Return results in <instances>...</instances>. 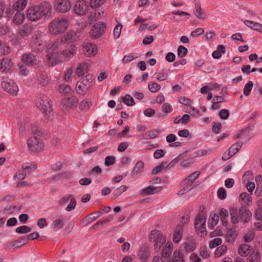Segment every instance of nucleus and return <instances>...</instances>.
Segmentation results:
<instances>
[{"label":"nucleus","mask_w":262,"mask_h":262,"mask_svg":"<svg viewBox=\"0 0 262 262\" xmlns=\"http://www.w3.org/2000/svg\"><path fill=\"white\" fill-rule=\"evenodd\" d=\"M105 27V23L102 22H98L95 24L90 31L92 38L96 39L100 37L104 32Z\"/></svg>","instance_id":"ddd939ff"},{"label":"nucleus","mask_w":262,"mask_h":262,"mask_svg":"<svg viewBox=\"0 0 262 262\" xmlns=\"http://www.w3.org/2000/svg\"><path fill=\"white\" fill-rule=\"evenodd\" d=\"M21 61L25 64L28 66H35L38 63V60L36 56L31 53L23 54L21 57Z\"/></svg>","instance_id":"a211bd4d"},{"label":"nucleus","mask_w":262,"mask_h":262,"mask_svg":"<svg viewBox=\"0 0 262 262\" xmlns=\"http://www.w3.org/2000/svg\"><path fill=\"white\" fill-rule=\"evenodd\" d=\"M72 35L71 32H67L60 37L57 38L54 42L48 45L47 50L57 51L62 50L65 46L70 42V40L72 39Z\"/></svg>","instance_id":"7ed1b4c3"},{"label":"nucleus","mask_w":262,"mask_h":262,"mask_svg":"<svg viewBox=\"0 0 262 262\" xmlns=\"http://www.w3.org/2000/svg\"><path fill=\"white\" fill-rule=\"evenodd\" d=\"M166 164V162H162L160 165L156 166L152 170V173L157 174L160 172L163 168L165 167Z\"/></svg>","instance_id":"69168bd1"},{"label":"nucleus","mask_w":262,"mask_h":262,"mask_svg":"<svg viewBox=\"0 0 262 262\" xmlns=\"http://www.w3.org/2000/svg\"><path fill=\"white\" fill-rule=\"evenodd\" d=\"M13 67V63L11 59L9 58H4L0 61V72L3 73H8Z\"/></svg>","instance_id":"aec40b11"},{"label":"nucleus","mask_w":262,"mask_h":262,"mask_svg":"<svg viewBox=\"0 0 262 262\" xmlns=\"http://www.w3.org/2000/svg\"><path fill=\"white\" fill-rule=\"evenodd\" d=\"M75 40L73 35H72V39L70 40V42L65 46L63 49L60 51L63 58L70 59L74 57L77 52Z\"/></svg>","instance_id":"1a4fd4ad"},{"label":"nucleus","mask_w":262,"mask_h":262,"mask_svg":"<svg viewBox=\"0 0 262 262\" xmlns=\"http://www.w3.org/2000/svg\"><path fill=\"white\" fill-rule=\"evenodd\" d=\"M137 56H135V54L134 53H129L127 54L124 56L122 60V62L123 64H126L128 62H130L133 60L134 59L136 58Z\"/></svg>","instance_id":"680f3d73"},{"label":"nucleus","mask_w":262,"mask_h":262,"mask_svg":"<svg viewBox=\"0 0 262 262\" xmlns=\"http://www.w3.org/2000/svg\"><path fill=\"white\" fill-rule=\"evenodd\" d=\"M183 233V227L181 225L177 226L173 234V241L174 243H178L180 242Z\"/></svg>","instance_id":"cd10ccee"},{"label":"nucleus","mask_w":262,"mask_h":262,"mask_svg":"<svg viewBox=\"0 0 262 262\" xmlns=\"http://www.w3.org/2000/svg\"><path fill=\"white\" fill-rule=\"evenodd\" d=\"M144 167V163L142 161L139 160L136 163L132 171V175L136 177L142 172Z\"/></svg>","instance_id":"a878e982"},{"label":"nucleus","mask_w":262,"mask_h":262,"mask_svg":"<svg viewBox=\"0 0 262 262\" xmlns=\"http://www.w3.org/2000/svg\"><path fill=\"white\" fill-rule=\"evenodd\" d=\"M43 34L40 31L36 32L35 37L33 38V40L32 42V48L36 52H42L46 48L47 49L48 45H46L42 38Z\"/></svg>","instance_id":"9d476101"},{"label":"nucleus","mask_w":262,"mask_h":262,"mask_svg":"<svg viewBox=\"0 0 262 262\" xmlns=\"http://www.w3.org/2000/svg\"><path fill=\"white\" fill-rule=\"evenodd\" d=\"M195 248V245L193 241H188L184 243V248L188 252L193 251Z\"/></svg>","instance_id":"de8ad7c7"},{"label":"nucleus","mask_w":262,"mask_h":262,"mask_svg":"<svg viewBox=\"0 0 262 262\" xmlns=\"http://www.w3.org/2000/svg\"><path fill=\"white\" fill-rule=\"evenodd\" d=\"M28 148L33 151H38L42 149L43 144L38 141V139L35 137H31L27 141Z\"/></svg>","instance_id":"f3484780"},{"label":"nucleus","mask_w":262,"mask_h":262,"mask_svg":"<svg viewBox=\"0 0 262 262\" xmlns=\"http://www.w3.org/2000/svg\"><path fill=\"white\" fill-rule=\"evenodd\" d=\"M219 216L217 215L214 214L213 216H212L208 221V226L213 227L214 225H216L219 222Z\"/></svg>","instance_id":"338daca9"},{"label":"nucleus","mask_w":262,"mask_h":262,"mask_svg":"<svg viewBox=\"0 0 262 262\" xmlns=\"http://www.w3.org/2000/svg\"><path fill=\"white\" fill-rule=\"evenodd\" d=\"M25 15L23 13L18 11L13 17L12 21L15 25L18 26L24 23Z\"/></svg>","instance_id":"c85d7f7f"},{"label":"nucleus","mask_w":262,"mask_h":262,"mask_svg":"<svg viewBox=\"0 0 262 262\" xmlns=\"http://www.w3.org/2000/svg\"><path fill=\"white\" fill-rule=\"evenodd\" d=\"M244 24L248 27L252 29L257 31L258 32H262V25L258 23L253 21L251 20H246L244 21Z\"/></svg>","instance_id":"2f4dec72"},{"label":"nucleus","mask_w":262,"mask_h":262,"mask_svg":"<svg viewBox=\"0 0 262 262\" xmlns=\"http://www.w3.org/2000/svg\"><path fill=\"white\" fill-rule=\"evenodd\" d=\"M176 140V136L173 134L168 135L166 137V142L169 143H172L169 145L171 147H178L181 145V142L177 141L175 142Z\"/></svg>","instance_id":"c9c22d12"},{"label":"nucleus","mask_w":262,"mask_h":262,"mask_svg":"<svg viewBox=\"0 0 262 262\" xmlns=\"http://www.w3.org/2000/svg\"><path fill=\"white\" fill-rule=\"evenodd\" d=\"M88 9V3L85 0H78L75 2L74 6V11L75 13L79 15L85 14Z\"/></svg>","instance_id":"4468645a"},{"label":"nucleus","mask_w":262,"mask_h":262,"mask_svg":"<svg viewBox=\"0 0 262 262\" xmlns=\"http://www.w3.org/2000/svg\"><path fill=\"white\" fill-rule=\"evenodd\" d=\"M167 262H185L184 254L179 251H176L173 253L172 258Z\"/></svg>","instance_id":"c756f323"},{"label":"nucleus","mask_w":262,"mask_h":262,"mask_svg":"<svg viewBox=\"0 0 262 262\" xmlns=\"http://www.w3.org/2000/svg\"><path fill=\"white\" fill-rule=\"evenodd\" d=\"M239 216L241 222L247 223L250 220L252 214L249 210L242 207L239 210Z\"/></svg>","instance_id":"4be33fe9"},{"label":"nucleus","mask_w":262,"mask_h":262,"mask_svg":"<svg viewBox=\"0 0 262 262\" xmlns=\"http://www.w3.org/2000/svg\"><path fill=\"white\" fill-rule=\"evenodd\" d=\"M188 52L187 49L183 46L180 45L178 48V56L183 57L186 56Z\"/></svg>","instance_id":"0e129e2a"},{"label":"nucleus","mask_w":262,"mask_h":262,"mask_svg":"<svg viewBox=\"0 0 262 262\" xmlns=\"http://www.w3.org/2000/svg\"><path fill=\"white\" fill-rule=\"evenodd\" d=\"M162 190L161 187L148 186L142 189L140 191V194L143 195H148L151 194H154L160 192Z\"/></svg>","instance_id":"b1692460"},{"label":"nucleus","mask_w":262,"mask_h":262,"mask_svg":"<svg viewBox=\"0 0 262 262\" xmlns=\"http://www.w3.org/2000/svg\"><path fill=\"white\" fill-rule=\"evenodd\" d=\"M149 239L151 242L154 243V247L157 251L164 246L166 243V238L161 231L153 230L151 231Z\"/></svg>","instance_id":"423d86ee"},{"label":"nucleus","mask_w":262,"mask_h":262,"mask_svg":"<svg viewBox=\"0 0 262 262\" xmlns=\"http://www.w3.org/2000/svg\"><path fill=\"white\" fill-rule=\"evenodd\" d=\"M44 60L49 66L61 63L63 61V57L61 51L47 50V54L44 58Z\"/></svg>","instance_id":"0eeeda50"},{"label":"nucleus","mask_w":262,"mask_h":262,"mask_svg":"<svg viewBox=\"0 0 262 262\" xmlns=\"http://www.w3.org/2000/svg\"><path fill=\"white\" fill-rule=\"evenodd\" d=\"M103 13L104 11L103 10L102 8H99L97 10V11H95L94 15L90 16L89 19L91 21H96L97 19L100 18L101 14Z\"/></svg>","instance_id":"bf43d9fd"},{"label":"nucleus","mask_w":262,"mask_h":262,"mask_svg":"<svg viewBox=\"0 0 262 262\" xmlns=\"http://www.w3.org/2000/svg\"><path fill=\"white\" fill-rule=\"evenodd\" d=\"M28 236L27 237H21L13 242H9L6 246L9 248H19L27 244L29 242Z\"/></svg>","instance_id":"412c9836"},{"label":"nucleus","mask_w":262,"mask_h":262,"mask_svg":"<svg viewBox=\"0 0 262 262\" xmlns=\"http://www.w3.org/2000/svg\"><path fill=\"white\" fill-rule=\"evenodd\" d=\"M172 250V244L171 242H167L165 248L162 252L161 255L164 258H168L171 253Z\"/></svg>","instance_id":"a19ab883"},{"label":"nucleus","mask_w":262,"mask_h":262,"mask_svg":"<svg viewBox=\"0 0 262 262\" xmlns=\"http://www.w3.org/2000/svg\"><path fill=\"white\" fill-rule=\"evenodd\" d=\"M88 72V65L85 63H81L78 65L76 69V74L80 77Z\"/></svg>","instance_id":"e433bc0d"},{"label":"nucleus","mask_w":262,"mask_h":262,"mask_svg":"<svg viewBox=\"0 0 262 262\" xmlns=\"http://www.w3.org/2000/svg\"><path fill=\"white\" fill-rule=\"evenodd\" d=\"M35 104L39 109L47 116H50L52 110V104L50 99L45 95H41L35 100Z\"/></svg>","instance_id":"20e7f679"},{"label":"nucleus","mask_w":262,"mask_h":262,"mask_svg":"<svg viewBox=\"0 0 262 262\" xmlns=\"http://www.w3.org/2000/svg\"><path fill=\"white\" fill-rule=\"evenodd\" d=\"M78 103V99L76 97L72 96L64 98L61 102L62 107L66 110H70L76 107Z\"/></svg>","instance_id":"dca6fc26"},{"label":"nucleus","mask_w":262,"mask_h":262,"mask_svg":"<svg viewBox=\"0 0 262 262\" xmlns=\"http://www.w3.org/2000/svg\"><path fill=\"white\" fill-rule=\"evenodd\" d=\"M253 86V83L251 81H248L244 86L243 93L245 96H249Z\"/></svg>","instance_id":"603ef678"},{"label":"nucleus","mask_w":262,"mask_h":262,"mask_svg":"<svg viewBox=\"0 0 262 262\" xmlns=\"http://www.w3.org/2000/svg\"><path fill=\"white\" fill-rule=\"evenodd\" d=\"M160 132L157 129H152L147 132L146 135L150 139H153L157 137L160 134Z\"/></svg>","instance_id":"774afa93"},{"label":"nucleus","mask_w":262,"mask_h":262,"mask_svg":"<svg viewBox=\"0 0 262 262\" xmlns=\"http://www.w3.org/2000/svg\"><path fill=\"white\" fill-rule=\"evenodd\" d=\"M113 219V217L112 215H109L101 218L100 220L97 221L94 225V227L102 225L104 224L108 223L112 221Z\"/></svg>","instance_id":"a18cd8bd"},{"label":"nucleus","mask_w":262,"mask_h":262,"mask_svg":"<svg viewBox=\"0 0 262 262\" xmlns=\"http://www.w3.org/2000/svg\"><path fill=\"white\" fill-rule=\"evenodd\" d=\"M127 189V187L125 185H122L120 187L116 188L113 191V195L114 198H117L120 196L122 193L125 192Z\"/></svg>","instance_id":"5fc2aeb1"},{"label":"nucleus","mask_w":262,"mask_h":262,"mask_svg":"<svg viewBox=\"0 0 262 262\" xmlns=\"http://www.w3.org/2000/svg\"><path fill=\"white\" fill-rule=\"evenodd\" d=\"M52 7L50 3L45 2L38 5L29 7L27 18L32 21H36L42 17H49L52 15Z\"/></svg>","instance_id":"f257e3e1"},{"label":"nucleus","mask_w":262,"mask_h":262,"mask_svg":"<svg viewBox=\"0 0 262 262\" xmlns=\"http://www.w3.org/2000/svg\"><path fill=\"white\" fill-rule=\"evenodd\" d=\"M106 0H91L89 3L91 8H98L103 5Z\"/></svg>","instance_id":"13d9d810"},{"label":"nucleus","mask_w":262,"mask_h":262,"mask_svg":"<svg viewBox=\"0 0 262 262\" xmlns=\"http://www.w3.org/2000/svg\"><path fill=\"white\" fill-rule=\"evenodd\" d=\"M2 86L6 92L13 96L16 95L18 88L15 82L8 77H3L2 81Z\"/></svg>","instance_id":"9b49d317"},{"label":"nucleus","mask_w":262,"mask_h":262,"mask_svg":"<svg viewBox=\"0 0 262 262\" xmlns=\"http://www.w3.org/2000/svg\"><path fill=\"white\" fill-rule=\"evenodd\" d=\"M231 222L233 224H236L239 222V210L236 207H232L229 210Z\"/></svg>","instance_id":"bb28decb"},{"label":"nucleus","mask_w":262,"mask_h":262,"mask_svg":"<svg viewBox=\"0 0 262 262\" xmlns=\"http://www.w3.org/2000/svg\"><path fill=\"white\" fill-rule=\"evenodd\" d=\"M150 254L149 249L146 247H142L139 252V257L143 261H146Z\"/></svg>","instance_id":"72a5a7b5"},{"label":"nucleus","mask_w":262,"mask_h":262,"mask_svg":"<svg viewBox=\"0 0 262 262\" xmlns=\"http://www.w3.org/2000/svg\"><path fill=\"white\" fill-rule=\"evenodd\" d=\"M16 232L19 234H26L31 231V228L26 225H22L16 229Z\"/></svg>","instance_id":"8fccbe9b"},{"label":"nucleus","mask_w":262,"mask_h":262,"mask_svg":"<svg viewBox=\"0 0 262 262\" xmlns=\"http://www.w3.org/2000/svg\"><path fill=\"white\" fill-rule=\"evenodd\" d=\"M243 182L246 183L249 182L253 179V173L251 170H248L245 172L242 178Z\"/></svg>","instance_id":"052dcab7"},{"label":"nucleus","mask_w":262,"mask_h":262,"mask_svg":"<svg viewBox=\"0 0 262 262\" xmlns=\"http://www.w3.org/2000/svg\"><path fill=\"white\" fill-rule=\"evenodd\" d=\"M33 28L31 25L25 24L18 29V34L23 37L29 36L32 32Z\"/></svg>","instance_id":"5701e85b"},{"label":"nucleus","mask_w":262,"mask_h":262,"mask_svg":"<svg viewBox=\"0 0 262 262\" xmlns=\"http://www.w3.org/2000/svg\"><path fill=\"white\" fill-rule=\"evenodd\" d=\"M72 7L70 0H55L53 3L54 10L59 13H65L69 12Z\"/></svg>","instance_id":"f8f14e48"},{"label":"nucleus","mask_w":262,"mask_h":262,"mask_svg":"<svg viewBox=\"0 0 262 262\" xmlns=\"http://www.w3.org/2000/svg\"><path fill=\"white\" fill-rule=\"evenodd\" d=\"M97 47L94 43H86L83 46L82 53L86 57H93L97 54Z\"/></svg>","instance_id":"2eb2a0df"},{"label":"nucleus","mask_w":262,"mask_h":262,"mask_svg":"<svg viewBox=\"0 0 262 262\" xmlns=\"http://www.w3.org/2000/svg\"><path fill=\"white\" fill-rule=\"evenodd\" d=\"M194 15L199 19H204V12L202 11L200 5H196L195 7Z\"/></svg>","instance_id":"4d7b16f0"},{"label":"nucleus","mask_w":262,"mask_h":262,"mask_svg":"<svg viewBox=\"0 0 262 262\" xmlns=\"http://www.w3.org/2000/svg\"><path fill=\"white\" fill-rule=\"evenodd\" d=\"M93 76L88 74L78 81L75 87L76 92L80 95H84L92 85Z\"/></svg>","instance_id":"39448f33"},{"label":"nucleus","mask_w":262,"mask_h":262,"mask_svg":"<svg viewBox=\"0 0 262 262\" xmlns=\"http://www.w3.org/2000/svg\"><path fill=\"white\" fill-rule=\"evenodd\" d=\"M92 105L91 100H82L79 103V108L81 110H88Z\"/></svg>","instance_id":"3c124183"},{"label":"nucleus","mask_w":262,"mask_h":262,"mask_svg":"<svg viewBox=\"0 0 262 262\" xmlns=\"http://www.w3.org/2000/svg\"><path fill=\"white\" fill-rule=\"evenodd\" d=\"M261 257L258 250L254 249L249 255L248 260L249 262H259Z\"/></svg>","instance_id":"4c0bfd02"},{"label":"nucleus","mask_w":262,"mask_h":262,"mask_svg":"<svg viewBox=\"0 0 262 262\" xmlns=\"http://www.w3.org/2000/svg\"><path fill=\"white\" fill-rule=\"evenodd\" d=\"M21 208V206H6L3 210V213L7 216L17 214Z\"/></svg>","instance_id":"393cba45"},{"label":"nucleus","mask_w":262,"mask_h":262,"mask_svg":"<svg viewBox=\"0 0 262 262\" xmlns=\"http://www.w3.org/2000/svg\"><path fill=\"white\" fill-rule=\"evenodd\" d=\"M242 146V142H236L235 144H233L229 148L231 151V152L234 155L235 154H236L239 150V149L241 148Z\"/></svg>","instance_id":"864d4df0"},{"label":"nucleus","mask_w":262,"mask_h":262,"mask_svg":"<svg viewBox=\"0 0 262 262\" xmlns=\"http://www.w3.org/2000/svg\"><path fill=\"white\" fill-rule=\"evenodd\" d=\"M239 201L243 202L244 204L248 206L252 203V198L247 192H242L239 198Z\"/></svg>","instance_id":"79ce46f5"},{"label":"nucleus","mask_w":262,"mask_h":262,"mask_svg":"<svg viewBox=\"0 0 262 262\" xmlns=\"http://www.w3.org/2000/svg\"><path fill=\"white\" fill-rule=\"evenodd\" d=\"M102 214V211H98L90 213L88 216H86L84 220L87 221L88 224H90L94 221L96 219L100 217Z\"/></svg>","instance_id":"ea45409f"},{"label":"nucleus","mask_w":262,"mask_h":262,"mask_svg":"<svg viewBox=\"0 0 262 262\" xmlns=\"http://www.w3.org/2000/svg\"><path fill=\"white\" fill-rule=\"evenodd\" d=\"M227 250V247L225 245H222L216 248L214 254L217 257H221L224 255Z\"/></svg>","instance_id":"49530a36"},{"label":"nucleus","mask_w":262,"mask_h":262,"mask_svg":"<svg viewBox=\"0 0 262 262\" xmlns=\"http://www.w3.org/2000/svg\"><path fill=\"white\" fill-rule=\"evenodd\" d=\"M73 195L71 194H68L62 197H61L58 201V205L60 207L64 206L67 204L68 201H69Z\"/></svg>","instance_id":"c03bdc74"},{"label":"nucleus","mask_w":262,"mask_h":262,"mask_svg":"<svg viewBox=\"0 0 262 262\" xmlns=\"http://www.w3.org/2000/svg\"><path fill=\"white\" fill-rule=\"evenodd\" d=\"M206 216L203 212H200L196 215L194 223L195 229L198 234L201 236H204L206 233Z\"/></svg>","instance_id":"6e6552de"},{"label":"nucleus","mask_w":262,"mask_h":262,"mask_svg":"<svg viewBox=\"0 0 262 262\" xmlns=\"http://www.w3.org/2000/svg\"><path fill=\"white\" fill-rule=\"evenodd\" d=\"M122 101L126 105L129 106H133L135 104L133 97L128 94L126 95L122 98Z\"/></svg>","instance_id":"09e8293b"},{"label":"nucleus","mask_w":262,"mask_h":262,"mask_svg":"<svg viewBox=\"0 0 262 262\" xmlns=\"http://www.w3.org/2000/svg\"><path fill=\"white\" fill-rule=\"evenodd\" d=\"M27 4V0H18L14 5V9L16 10L19 11L23 10L26 6Z\"/></svg>","instance_id":"37998d69"},{"label":"nucleus","mask_w":262,"mask_h":262,"mask_svg":"<svg viewBox=\"0 0 262 262\" xmlns=\"http://www.w3.org/2000/svg\"><path fill=\"white\" fill-rule=\"evenodd\" d=\"M251 247L247 244H242L238 248V252L241 256L243 257L247 256L250 253Z\"/></svg>","instance_id":"58836bf2"},{"label":"nucleus","mask_w":262,"mask_h":262,"mask_svg":"<svg viewBox=\"0 0 262 262\" xmlns=\"http://www.w3.org/2000/svg\"><path fill=\"white\" fill-rule=\"evenodd\" d=\"M76 204L77 202L74 196L72 195L71 200H70V203L66 208V210L67 211H71L73 210L75 208Z\"/></svg>","instance_id":"e2e57ef3"},{"label":"nucleus","mask_w":262,"mask_h":262,"mask_svg":"<svg viewBox=\"0 0 262 262\" xmlns=\"http://www.w3.org/2000/svg\"><path fill=\"white\" fill-rule=\"evenodd\" d=\"M69 24L70 19L67 16L55 18L49 24V33L55 35L62 34L68 28Z\"/></svg>","instance_id":"f03ea898"},{"label":"nucleus","mask_w":262,"mask_h":262,"mask_svg":"<svg viewBox=\"0 0 262 262\" xmlns=\"http://www.w3.org/2000/svg\"><path fill=\"white\" fill-rule=\"evenodd\" d=\"M237 236V232L235 229L231 228L228 230L226 235V239L228 243H233L234 242Z\"/></svg>","instance_id":"473e14b6"},{"label":"nucleus","mask_w":262,"mask_h":262,"mask_svg":"<svg viewBox=\"0 0 262 262\" xmlns=\"http://www.w3.org/2000/svg\"><path fill=\"white\" fill-rule=\"evenodd\" d=\"M36 82L41 86H47L49 83V79L46 72L40 71L36 74Z\"/></svg>","instance_id":"6ab92c4d"},{"label":"nucleus","mask_w":262,"mask_h":262,"mask_svg":"<svg viewBox=\"0 0 262 262\" xmlns=\"http://www.w3.org/2000/svg\"><path fill=\"white\" fill-rule=\"evenodd\" d=\"M148 88L151 92L156 93L160 89L161 86L160 84L155 82H149L148 83Z\"/></svg>","instance_id":"6e6d98bb"},{"label":"nucleus","mask_w":262,"mask_h":262,"mask_svg":"<svg viewBox=\"0 0 262 262\" xmlns=\"http://www.w3.org/2000/svg\"><path fill=\"white\" fill-rule=\"evenodd\" d=\"M64 225V222L63 218L60 217L53 221L51 226L54 231H57L61 229L63 227Z\"/></svg>","instance_id":"7c9ffc66"},{"label":"nucleus","mask_w":262,"mask_h":262,"mask_svg":"<svg viewBox=\"0 0 262 262\" xmlns=\"http://www.w3.org/2000/svg\"><path fill=\"white\" fill-rule=\"evenodd\" d=\"M200 175L199 171H195L189 175L183 182L185 185H190L192 187V184L195 180H196Z\"/></svg>","instance_id":"f704fd0d"}]
</instances>
